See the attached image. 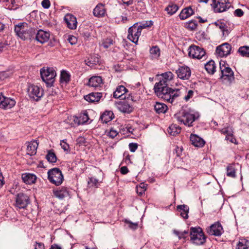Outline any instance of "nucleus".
<instances>
[{
    "label": "nucleus",
    "instance_id": "nucleus-57",
    "mask_svg": "<svg viewBox=\"0 0 249 249\" xmlns=\"http://www.w3.org/2000/svg\"><path fill=\"white\" fill-rule=\"evenodd\" d=\"M226 139L232 143H236V139L233 137L232 134L231 135H226Z\"/></svg>",
    "mask_w": 249,
    "mask_h": 249
},
{
    "label": "nucleus",
    "instance_id": "nucleus-33",
    "mask_svg": "<svg viewBox=\"0 0 249 249\" xmlns=\"http://www.w3.org/2000/svg\"><path fill=\"white\" fill-rule=\"evenodd\" d=\"M205 68L209 73L213 74L216 69L214 62L213 60L209 61L205 64Z\"/></svg>",
    "mask_w": 249,
    "mask_h": 249
},
{
    "label": "nucleus",
    "instance_id": "nucleus-10",
    "mask_svg": "<svg viewBox=\"0 0 249 249\" xmlns=\"http://www.w3.org/2000/svg\"><path fill=\"white\" fill-rule=\"evenodd\" d=\"M28 93L30 98L37 101L44 94V90L41 87L34 85L29 86Z\"/></svg>",
    "mask_w": 249,
    "mask_h": 249
},
{
    "label": "nucleus",
    "instance_id": "nucleus-52",
    "mask_svg": "<svg viewBox=\"0 0 249 249\" xmlns=\"http://www.w3.org/2000/svg\"><path fill=\"white\" fill-rule=\"evenodd\" d=\"M60 145L64 151H68L69 149V144L65 142V140L61 141Z\"/></svg>",
    "mask_w": 249,
    "mask_h": 249
},
{
    "label": "nucleus",
    "instance_id": "nucleus-6",
    "mask_svg": "<svg viewBox=\"0 0 249 249\" xmlns=\"http://www.w3.org/2000/svg\"><path fill=\"white\" fill-rule=\"evenodd\" d=\"M49 180L56 186L62 183L64 178L61 170L57 168H53L48 172Z\"/></svg>",
    "mask_w": 249,
    "mask_h": 249
},
{
    "label": "nucleus",
    "instance_id": "nucleus-42",
    "mask_svg": "<svg viewBox=\"0 0 249 249\" xmlns=\"http://www.w3.org/2000/svg\"><path fill=\"white\" fill-rule=\"evenodd\" d=\"M238 52L242 56L249 57V46L240 47L238 49Z\"/></svg>",
    "mask_w": 249,
    "mask_h": 249
},
{
    "label": "nucleus",
    "instance_id": "nucleus-58",
    "mask_svg": "<svg viewBox=\"0 0 249 249\" xmlns=\"http://www.w3.org/2000/svg\"><path fill=\"white\" fill-rule=\"evenodd\" d=\"M35 249H45L44 244L42 243L36 242L35 245Z\"/></svg>",
    "mask_w": 249,
    "mask_h": 249
},
{
    "label": "nucleus",
    "instance_id": "nucleus-37",
    "mask_svg": "<svg viewBox=\"0 0 249 249\" xmlns=\"http://www.w3.org/2000/svg\"><path fill=\"white\" fill-rule=\"evenodd\" d=\"M180 127L177 124H172L169 127L168 132L170 135L176 136L180 132Z\"/></svg>",
    "mask_w": 249,
    "mask_h": 249
},
{
    "label": "nucleus",
    "instance_id": "nucleus-15",
    "mask_svg": "<svg viewBox=\"0 0 249 249\" xmlns=\"http://www.w3.org/2000/svg\"><path fill=\"white\" fill-rule=\"evenodd\" d=\"M29 203V197L22 193L18 194L16 199V206L19 209L25 208Z\"/></svg>",
    "mask_w": 249,
    "mask_h": 249
},
{
    "label": "nucleus",
    "instance_id": "nucleus-34",
    "mask_svg": "<svg viewBox=\"0 0 249 249\" xmlns=\"http://www.w3.org/2000/svg\"><path fill=\"white\" fill-rule=\"evenodd\" d=\"M112 112L106 111L101 116L100 119L104 123H107L112 119Z\"/></svg>",
    "mask_w": 249,
    "mask_h": 249
},
{
    "label": "nucleus",
    "instance_id": "nucleus-11",
    "mask_svg": "<svg viewBox=\"0 0 249 249\" xmlns=\"http://www.w3.org/2000/svg\"><path fill=\"white\" fill-rule=\"evenodd\" d=\"M141 33L142 31L138 27V24L135 23L128 29L127 38L132 42L137 44Z\"/></svg>",
    "mask_w": 249,
    "mask_h": 249
},
{
    "label": "nucleus",
    "instance_id": "nucleus-3",
    "mask_svg": "<svg viewBox=\"0 0 249 249\" xmlns=\"http://www.w3.org/2000/svg\"><path fill=\"white\" fill-rule=\"evenodd\" d=\"M175 118L180 124H182L189 127L192 126L193 123L197 117L188 109L182 108L178 113L175 114Z\"/></svg>",
    "mask_w": 249,
    "mask_h": 249
},
{
    "label": "nucleus",
    "instance_id": "nucleus-1",
    "mask_svg": "<svg viewBox=\"0 0 249 249\" xmlns=\"http://www.w3.org/2000/svg\"><path fill=\"white\" fill-rule=\"evenodd\" d=\"M161 76L162 80L156 83L154 88L155 92L159 97L172 104L178 97L186 93V89L184 86L175 89L167 86L168 82L172 80L174 76L172 72H164Z\"/></svg>",
    "mask_w": 249,
    "mask_h": 249
},
{
    "label": "nucleus",
    "instance_id": "nucleus-27",
    "mask_svg": "<svg viewBox=\"0 0 249 249\" xmlns=\"http://www.w3.org/2000/svg\"><path fill=\"white\" fill-rule=\"evenodd\" d=\"M150 57L152 59H158L160 56V50L157 46H153L149 50Z\"/></svg>",
    "mask_w": 249,
    "mask_h": 249
},
{
    "label": "nucleus",
    "instance_id": "nucleus-16",
    "mask_svg": "<svg viewBox=\"0 0 249 249\" xmlns=\"http://www.w3.org/2000/svg\"><path fill=\"white\" fill-rule=\"evenodd\" d=\"M231 50V46L229 43H225L216 48V53L218 56L223 57L230 54Z\"/></svg>",
    "mask_w": 249,
    "mask_h": 249
},
{
    "label": "nucleus",
    "instance_id": "nucleus-50",
    "mask_svg": "<svg viewBox=\"0 0 249 249\" xmlns=\"http://www.w3.org/2000/svg\"><path fill=\"white\" fill-rule=\"evenodd\" d=\"M118 133L116 130L113 128H111L107 133V136L113 139L115 138L118 135Z\"/></svg>",
    "mask_w": 249,
    "mask_h": 249
},
{
    "label": "nucleus",
    "instance_id": "nucleus-40",
    "mask_svg": "<svg viewBox=\"0 0 249 249\" xmlns=\"http://www.w3.org/2000/svg\"><path fill=\"white\" fill-rule=\"evenodd\" d=\"M47 160L51 163H54L56 161L57 158L53 152L51 150L48 151L46 156Z\"/></svg>",
    "mask_w": 249,
    "mask_h": 249
},
{
    "label": "nucleus",
    "instance_id": "nucleus-23",
    "mask_svg": "<svg viewBox=\"0 0 249 249\" xmlns=\"http://www.w3.org/2000/svg\"><path fill=\"white\" fill-rule=\"evenodd\" d=\"M103 85V80L101 76H95L91 77L89 80L88 85L89 87L97 88L101 87Z\"/></svg>",
    "mask_w": 249,
    "mask_h": 249
},
{
    "label": "nucleus",
    "instance_id": "nucleus-47",
    "mask_svg": "<svg viewBox=\"0 0 249 249\" xmlns=\"http://www.w3.org/2000/svg\"><path fill=\"white\" fill-rule=\"evenodd\" d=\"M153 24V22L151 20L146 21L144 22L141 23L140 24H138V27L142 31V29L146 28L147 27L151 26Z\"/></svg>",
    "mask_w": 249,
    "mask_h": 249
},
{
    "label": "nucleus",
    "instance_id": "nucleus-51",
    "mask_svg": "<svg viewBox=\"0 0 249 249\" xmlns=\"http://www.w3.org/2000/svg\"><path fill=\"white\" fill-rule=\"evenodd\" d=\"M129 148L131 152H134L138 148V144L136 143H130L129 144Z\"/></svg>",
    "mask_w": 249,
    "mask_h": 249
},
{
    "label": "nucleus",
    "instance_id": "nucleus-54",
    "mask_svg": "<svg viewBox=\"0 0 249 249\" xmlns=\"http://www.w3.org/2000/svg\"><path fill=\"white\" fill-rule=\"evenodd\" d=\"M41 5L44 8L48 9L50 7L51 3L49 0H43Z\"/></svg>",
    "mask_w": 249,
    "mask_h": 249
},
{
    "label": "nucleus",
    "instance_id": "nucleus-48",
    "mask_svg": "<svg viewBox=\"0 0 249 249\" xmlns=\"http://www.w3.org/2000/svg\"><path fill=\"white\" fill-rule=\"evenodd\" d=\"M113 44V40L110 38H107L105 40L102 44V46L105 49L108 48L111 45Z\"/></svg>",
    "mask_w": 249,
    "mask_h": 249
},
{
    "label": "nucleus",
    "instance_id": "nucleus-21",
    "mask_svg": "<svg viewBox=\"0 0 249 249\" xmlns=\"http://www.w3.org/2000/svg\"><path fill=\"white\" fill-rule=\"evenodd\" d=\"M128 90L124 86H118L115 91L113 92V97L115 98H121V99H125L124 98V95H127Z\"/></svg>",
    "mask_w": 249,
    "mask_h": 249
},
{
    "label": "nucleus",
    "instance_id": "nucleus-62",
    "mask_svg": "<svg viewBox=\"0 0 249 249\" xmlns=\"http://www.w3.org/2000/svg\"><path fill=\"white\" fill-rule=\"evenodd\" d=\"M124 4H126L127 6L131 5L133 3V0H122Z\"/></svg>",
    "mask_w": 249,
    "mask_h": 249
},
{
    "label": "nucleus",
    "instance_id": "nucleus-59",
    "mask_svg": "<svg viewBox=\"0 0 249 249\" xmlns=\"http://www.w3.org/2000/svg\"><path fill=\"white\" fill-rule=\"evenodd\" d=\"M120 172L122 174L125 175L128 172V169L126 166H123L120 169Z\"/></svg>",
    "mask_w": 249,
    "mask_h": 249
},
{
    "label": "nucleus",
    "instance_id": "nucleus-41",
    "mask_svg": "<svg viewBox=\"0 0 249 249\" xmlns=\"http://www.w3.org/2000/svg\"><path fill=\"white\" fill-rule=\"evenodd\" d=\"M249 242L244 239L240 240L237 245L236 249H249Z\"/></svg>",
    "mask_w": 249,
    "mask_h": 249
},
{
    "label": "nucleus",
    "instance_id": "nucleus-32",
    "mask_svg": "<svg viewBox=\"0 0 249 249\" xmlns=\"http://www.w3.org/2000/svg\"><path fill=\"white\" fill-rule=\"evenodd\" d=\"M154 109L157 113H164L167 110L168 107L164 104L157 102L154 105Z\"/></svg>",
    "mask_w": 249,
    "mask_h": 249
},
{
    "label": "nucleus",
    "instance_id": "nucleus-39",
    "mask_svg": "<svg viewBox=\"0 0 249 249\" xmlns=\"http://www.w3.org/2000/svg\"><path fill=\"white\" fill-rule=\"evenodd\" d=\"M178 9L177 4H171L169 5L166 8L165 10L167 12L168 14L172 15L176 13Z\"/></svg>",
    "mask_w": 249,
    "mask_h": 249
},
{
    "label": "nucleus",
    "instance_id": "nucleus-43",
    "mask_svg": "<svg viewBox=\"0 0 249 249\" xmlns=\"http://www.w3.org/2000/svg\"><path fill=\"white\" fill-rule=\"evenodd\" d=\"M174 233L177 236H178V238L183 239H185L187 237L188 234V231H178L174 230Z\"/></svg>",
    "mask_w": 249,
    "mask_h": 249
},
{
    "label": "nucleus",
    "instance_id": "nucleus-45",
    "mask_svg": "<svg viewBox=\"0 0 249 249\" xmlns=\"http://www.w3.org/2000/svg\"><path fill=\"white\" fill-rule=\"evenodd\" d=\"M197 24L196 20H191L189 22L187 23L185 25L186 28L190 29L191 30H194L197 27Z\"/></svg>",
    "mask_w": 249,
    "mask_h": 249
},
{
    "label": "nucleus",
    "instance_id": "nucleus-22",
    "mask_svg": "<svg viewBox=\"0 0 249 249\" xmlns=\"http://www.w3.org/2000/svg\"><path fill=\"white\" fill-rule=\"evenodd\" d=\"M192 144L196 147H202L205 143V141L196 134H191L190 137Z\"/></svg>",
    "mask_w": 249,
    "mask_h": 249
},
{
    "label": "nucleus",
    "instance_id": "nucleus-13",
    "mask_svg": "<svg viewBox=\"0 0 249 249\" xmlns=\"http://www.w3.org/2000/svg\"><path fill=\"white\" fill-rule=\"evenodd\" d=\"M176 73L178 78L182 80H188L191 76V71L189 67L183 66L176 70Z\"/></svg>",
    "mask_w": 249,
    "mask_h": 249
},
{
    "label": "nucleus",
    "instance_id": "nucleus-64",
    "mask_svg": "<svg viewBox=\"0 0 249 249\" xmlns=\"http://www.w3.org/2000/svg\"><path fill=\"white\" fill-rule=\"evenodd\" d=\"M4 184L3 178L1 175L0 174V188Z\"/></svg>",
    "mask_w": 249,
    "mask_h": 249
},
{
    "label": "nucleus",
    "instance_id": "nucleus-14",
    "mask_svg": "<svg viewBox=\"0 0 249 249\" xmlns=\"http://www.w3.org/2000/svg\"><path fill=\"white\" fill-rule=\"evenodd\" d=\"M207 233L210 235L216 236H220L223 232V230L221 225L216 222L207 229Z\"/></svg>",
    "mask_w": 249,
    "mask_h": 249
},
{
    "label": "nucleus",
    "instance_id": "nucleus-60",
    "mask_svg": "<svg viewBox=\"0 0 249 249\" xmlns=\"http://www.w3.org/2000/svg\"><path fill=\"white\" fill-rule=\"evenodd\" d=\"M221 31L222 32L223 36H228L230 33L229 31L227 29V27H226Z\"/></svg>",
    "mask_w": 249,
    "mask_h": 249
},
{
    "label": "nucleus",
    "instance_id": "nucleus-19",
    "mask_svg": "<svg viewBox=\"0 0 249 249\" xmlns=\"http://www.w3.org/2000/svg\"><path fill=\"white\" fill-rule=\"evenodd\" d=\"M53 193L54 196L59 199H62L70 196L69 191L66 187H61L53 190Z\"/></svg>",
    "mask_w": 249,
    "mask_h": 249
},
{
    "label": "nucleus",
    "instance_id": "nucleus-61",
    "mask_svg": "<svg viewBox=\"0 0 249 249\" xmlns=\"http://www.w3.org/2000/svg\"><path fill=\"white\" fill-rule=\"evenodd\" d=\"M6 48V44L3 42H0V51L2 52L5 50Z\"/></svg>",
    "mask_w": 249,
    "mask_h": 249
},
{
    "label": "nucleus",
    "instance_id": "nucleus-17",
    "mask_svg": "<svg viewBox=\"0 0 249 249\" xmlns=\"http://www.w3.org/2000/svg\"><path fill=\"white\" fill-rule=\"evenodd\" d=\"M64 20L69 28L72 30L76 29L77 22L73 15L71 14H67L64 17Z\"/></svg>",
    "mask_w": 249,
    "mask_h": 249
},
{
    "label": "nucleus",
    "instance_id": "nucleus-2",
    "mask_svg": "<svg viewBox=\"0 0 249 249\" xmlns=\"http://www.w3.org/2000/svg\"><path fill=\"white\" fill-rule=\"evenodd\" d=\"M15 32L16 35L23 40L30 38L36 34L35 29L31 27L26 22H21L16 25Z\"/></svg>",
    "mask_w": 249,
    "mask_h": 249
},
{
    "label": "nucleus",
    "instance_id": "nucleus-44",
    "mask_svg": "<svg viewBox=\"0 0 249 249\" xmlns=\"http://www.w3.org/2000/svg\"><path fill=\"white\" fill-rule=\"evenodd\" d=\"M88 183L90 187H98V185H99L98 180L93 177L89 178Z\"/></svg>",
    "mask_w": 249,
    "mask_h": 249
},
{
    "label": "nucleus",
    "instance_id": "nucleus-30",
    "mask_svg": "<svg viewBox=\"0 0 249 249\" xmlns=\"http://www.w3.org/2000/svg\"><path fill=\"white\" fill-rule=\"evenodd\" d=\"M177 210L180 213V215L184 219L188 217L189 208L186 205H180L177 206Z\"/></svg>",
    "mask_w": 249,
    "mask_h": 249
},
{
    "label": "nucleus",
    "instance_id": "nucleus-63",
    "mask_svg": "<svg viewBox=\"0 0 249 249\" xmlns=\"http://www.w3.org/2000/svg\"><path fill=\"white\" fill-rule=\"evenodd\" d=\"M50 249H62L59 246L56 244H53L51 246Z\"/></svg>",
    "mask_w": 249,
    "mask_h": 249
},
{
    "label": "nucleus",
    "instance_id": "nucleus-8",
    "mask_svg": "<svg viewBox=\"0 0 249 249\" xmlns=\"http://www.w3.org/2000/svg\"><path fill=\"white\" fill-rule=\"evenodd\" d=\"M188 55L194 59L205 60L206 58L205 51L199 46L192 45L189 48Z\"/></svg>",
    "mask_w": 249,
    "mask_h": 249
},
{
    "label": "nucleus",
    "instance_id": "nucleus-26",
    "mask_svg": "<svg viewBox=\"0 0 249 249\" xmlns=\"http://www.w3.org/2000/svg\"><path fill=\"white\" fill-rule=\"evenodd\" d=\"M22 179L26 184H32L35 183L36 177L34 174L26 173L22 175Z\"/></svg>",
    "mask_w": 249,
    "mask_h": 249
},
{
    "label": "nucleus",
    "instance_id": "nucleus-5",
    "mask_svg": "<svg viewBox=\"0 0 249 249\" xmlns=\"http://www.w3.org/2000/svg\"><path fill=\"white\" fill-rule=\"evenodd\" d=\"M219 66L221 73V78L227 80L229 83H232L234 80V76L231 68L224 61L220 62Z\"/></svg>",
    "mask_w": 249,
    "mask_h": 249
},
{
    "label": "nucleus",
    "instance_id": "nucleus-46",
    "mask_svg": "<svg viewBox=\"0 0 249 249\" xmlns=\"http://www.w3.org/2000/svg\"><path fill=\"white\" fill-rule=\"evenodd\" d=\"M186 89H187L185 87ZM194 94V91L192 90H187V89H186V93L180 96L179 97H183V99L186 101H188L191 98H192Z\"/></svg>",
    "mask_w": 249,
    "mask_h": 249
},
{
    "label": "nucleus",
    "instance_id": "nucleus-56",
    "mask_svg": "<svg viewBox=\"0 0 249 249\" xmlns=\"http://www.w3.org/2000/svg\"><path fill=\"white\" fill-rule=\"evenodd\" d=\"M234 14L235 16L238 17H241L243 16L244 12L241 9H237L234 11Z\"/></svg>",
    "mask_w": 249,
    "mask_h": 249
},
{
    "label": "nucleus",
    "instance_id": "nucleus-4",
    "mask_svg": "<svg viewBox=\"0 0 249 249\" xmlns=\"http://www.w3.org/2000/svg\"><path fill=\"white\" fill-rule=\"evenodd\" d=\"M190 236L192 242L196 245H203L206 241V237L200 227H191Z\"/></svg>",
    "mask_w": 249,
    "mask_h": 249
},
{
    "label": "nucleus",
    "instance_id": "nucleus-28",
    "mask_svg": "<svg viewBox=\"0 0 249 249\" xmlns=\"http://www.w3.org/2000/svg\"><path fill=\"white\" fill-rule=\"evenodd\" d=\"M194 14V11L191 7H188L183 9L179 15V17L181 20L185 19L190 17Z\"/></svg>",
    "mask_w": 249,
    "mask_h": 249
},
{
    "label": "nucleus",
    "instance_id": "nucleus-38",
    "mask_svg": "<svg viewBox=\"0 0 249 249\" xmlns=\"http://www.w3.org/2000/svg\"><path fill=\"white\" fill-rule=\"evenodd\" d=\"M234 165L229 164L227 167V176L229 177L234 178L236 177V171Z\"/></svg>",
    "mask_w": 249,
    "mask_h": 249
},
{
    "label": "nucleus",
    "instance_id": "nucleus-29",
    "mask_svg": "<svg viewBox=\"0 0 249 249\" xmlns=\"http://www.w3.org/2000/svg\"><path fill=\"white\" fill-rule=\"evenodd\" d=\"M38 145L37 141L30 142L27 146V153L31 156L36 154Z\"/></svg>",
    "mask_w": 249,
    "mask_h": 249
},
{
    "label": "nucleus",
    "instance_id": "nucleus-20",
    "mask_svg": "<svg viewBox=\"0 0 249 249\" xmlns=\"http://www.w3.org/2000/svg\"><path fill=\"white\" fill-rule=\"evenodd\" d=\"M50 37V33L41 29L39 30L36 36V39L38 42L43 43L47 42Z\"/></svg>",
    "mask_w": 249,
    "mask_h": 249
},
{
    "label": "nucleus",
    "instance_id": "nucleus-25",
    "mask_svg": "<svg viewBox=\"0 0 249 249\" xmlns=\"http://www.w3.org/2000/svg\"><path fill=\"white\" fill-rule=\"evenodd\" d=\"M102 95L100 92H92L84 96V99L89 102H97L100 100Z\"/></svg>",
    "mask_w": 249,
    "mask_h": 249
},
{
    "label": "nucleus",
    "instance_id": "nucleus-7",
    "mask_svg": "<svg viewBox=\"0 0 249 249\" xmlns=\"http://www.w3.org/2000/svg\"><path fill=\"white\" fill-rule=\"evenodd\" d=\"M40 73L42 79L48 85H51L53 83L56 74L53 68H42Z\"/></svg>",
    "mask_w": 249,
    "mask_h": 249
},
{
    "label": "nucleus",
    "instance_id": "nucleus-18",
    "mask_svg": "<svg viewBox=\"0 0 249 249\" xmlns=\"http://www.w3.org/2000/svg\"><path fill=\"white\" fill-rule=\"evenodd\" d=\"M89 120V117L87 113H84L79 114L78 116H73L72 120L74 122L73 124L77 125L84 124Z\"/></svg>",
    "mask_w": 249,
    "mask_h": 249
},
{
    "label": "nucleus",
    "instance_id": "nucleus-31",
    "mask_svg": "<svg viewBox=\"0 0 249 249\" xmlns=\"http://www.w3.org/2000/svg\"><path fill=\"white\" fill-rule=\"evenodd\" d=\"M105 10L103 5L100 4H98L95 8L93 9V15L97 17H102L105 14Z\"/></svg>",
    "mask_w": 249,
    "mask_h": 249
},
{
    "label": "nucleus",
    "instance_id": "nucleus-35",
    "mask_svg": "<svg viewBox=\"0 0 249 249\" xmlns=\"http://www.w3.org/2000/svg\"><path fill=\"white\" fill-rule=\"evenodd\" d=\"M124 98L127 100H131L132 102H137L139 101L140 96L134 91L127 93V95H124Z\"/></svg>",
    "mask_w": 249,
    "mask_h": 249
},
{
    "label": "nucleus",
    "instance_id": "nucleus-55",
    "mask_svg": "<svg viewBox=\"0 0 249 249\" xmlns=\"http://www.w3.org/2000/svg\"><path fill=\"white\" fill-rule=\"evenodd\" d=\"M125 222L128 225V227L131 229H136L138 227V224L137 223H132L127 220H125Z\"/></svg>",
    "mask_w": 249,
    "mask_h": 249
},
{
    "label": "nucleus",
    "instance_id": "nucleus-49",
    "mask_svg": "<svg viewBox=\"0 0 249 249\" xmlns=\"http://www.w3.org/2000/svg\"><path fill=\"white\" fill-rule=\"evenodd\" d=\"M222 133L227 134V135H231L232 134V130L231 127H225L221 130Z\"/></svg>",
    "mask_w": 249,
    "mask_h": 249
},
{
    "label": "nucleus",
    "instance_id": "nucleus-9",
    "mask_svg": "<svg viewBox=\"0 0 249 249\" xmlns=\"http://www.w3.org/2000/svg\"><path fill=\"white\" fill-rule=\"evenodd\" d=\"M211 6L215 13H222L227 11L231 6L229 0H212Z\"/></svg>",
    "mask_w": 249,
    "mask_h": 249
},
{
    "label": "nucleus",
    "instance_id": "nucleus-12",
    "mask_svg": "<svg viewBox=\"0 0 249 249\" xmlns=\"http://www.w3.org/2000/svg\"><path fill=\"white\" fill-rule=\"evenodd\" d=\"M14 99L5 96L2 93L0 94V108L8 109L13 107L16 104Z\"/></svg>",
    "mask_w": 249,
    "mask_h": 249
},
{
    "label": "nucleus",
    "instance_id": "nucleus-53",
    "mask_svg": "<svg viewBox=\"0 0 249 249\" xmlns=\"http://www.w3.org/2000/svg\"><path fill=\"white\" fill-rule=\"evenodd\" d=\"M68 40L71 45L75 44L77 41V38L75 36H69Z\"/></svg>",
    "mask_w": 249,
    "mask_h": 249
},
{
    "label": "nucleus",
    "instance_id": "nucleus-24",
    "mask_svg": "<svg viewBox=\"0 0 249 249\" xmlns=\"http://www.w3.org/2000/svg\"><path fill=\"white\" fill-rule=\"evenodd\" d=\"M117 107L120 111L124 113H130L133 111V107L125 101L117 103Z\"/></svg>",
    "mask_w": 249,
    "mask_h": 249
},
{
    "label": "nucleus",
    "instance_id": "nucleus-36",
    "mask_svg": "<svg viewBox=\"0 0 249 249\" xmlns=\"http://www.w3.org/2000/svg\"><path fill=\"white\" fill-rule=\"evenodd\" d=\"M70 74L66 71H62L61 72L60 81L61 83H67L70 80Z\"/></svg>",
    "mask_w": 249,
    "mask_h": 249
}]
</instances>
